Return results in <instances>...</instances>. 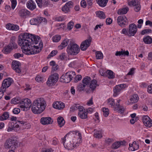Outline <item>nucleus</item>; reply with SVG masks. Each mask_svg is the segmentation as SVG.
Segmentation results:
<instances>
[{
    "mask_svg": "<svg viewBox=\"0 0 152 152\" xmlns=\"http://www.w3.org/2000/svg\"><path fill=\"white\" fill-rule=\"evenodd\" d=\"M40 39L39 36L25 33L19 37L18 42L19 45L22 46V50L27 52V54H34L39 53L42 48V43L39 44V47L33 45L34 43L37 44Z\"/></svg>",
    "mask_w": 152,
    "mask_h": 152,
    "instance_id": "obj_1",
    "label": "nucleus"
},
{
    "mask_svg": "<svg viewBox=\"0 0 152 152\" xmlns=\"http://www.w3.org/2000/svg\"><path fill=\"white\" fill-rule=\"evenodd\" d=\"M65 148L71 150L79 146L82 142L81 134L78 131L71 132L61 139Z\"/></svg>",
    "mask_w": 152,
    "mask_h": 152,
    "instance_id": "obj_2",
    "label": "nucleus"
},
{
    "mask_svg": "<svg viewBox=\"0 0 152 152\" xmlns=\"http://www.w3.org/2000/svg\"><path fill=\"white\" fill-rule=\"evenodd\" d=\"M46 106L45 101L43 99H37L33 102L31 110L35 114H40L45 109Z\"/></svg>",
    "mask_w": 152,
    "mask_h": 152,
    "instance_id": "obj_3",
    "label": "nucleus"
},
{
    "mask_svg": "<svg viewBox=\"0 0 152 152\" xmlns=\"http://www.w3.org/2000/svg\"><path fill=\"white\" fill-rule=\"evenodd\" d=\"M67 53L71 55H76L80 52L79 46L76 44L70 42L67 48Z\"/></svg>",
    "mask_w": 152,
    "mask_h": 152,
    "instance_id": "obj_4",
    "label": "nucleus"
},
{
    "mask_svg": "<svg viewBox=\"0 0 152 152\" xmlns=\"http://www.w3.org/2000/svg\"><path fill=\"white\" fill-rule=\"evenodd\" d=\"M6 148L15 150L18 146V141L15 138H11L6 140L5 144Z\"/></svg>",
    "mask_w": 152,
    "mask_h": 152,
    "instance_id": "obj_5",
    "label": "nucleus"
},
{
    "mask_svg": "<svg viewBox=\"0 0 152 152\" xmlns=\"http://www.w3.org/2000/svg\"><path fill=\"white\" fill-rule=\"evenodd\" d=\"M75 75V72H74L69 71L63 74L61 77L60 79H62L63 82L65 83H68L72 80ZM61 81H63V80Z\"/></svg>",
    "mask_w": 152,
    "mask_h": 152,
    "instance_id": "obj_6",
    "label": "nucleus"
},
{
    "mask_svg": "<svg viewBox=\"0 0 152 152\" xmlns=\"http://www.w3.org/2000/svg\"><path fill=\"white\" fill-rule=\"evenodd\" d=\"M59 78L58 75L54 73L51 75L48 78L46 83L49 86L54 85L58 81Z\"/></svg>",
    "mask_w": 152,
    "mask_h": 152,
    "instance_id": "obj_7",
    "label": "nucleus"
},
{
    "mask_svg": "<svg viewBox=\"0 0 152 152\" xmlns=\"http://www.w3.org/2000/svg\"><path fill=\"white\" fill-rule=\"evenodd\" d=\"M117 20L118 24L121 27H125L129 24L128 20L125 15L119 16Z\"/></svg>",
    "mask_w": 152,
    "mask_h": 152,
    "instance_id": "obj_8",
    "label": "nucleus"
},
{
    "mask_svg": "<svg viewBox=\"0 0 152 152\" xmlns=\"http://www.w3.org/2000/svg\"><path fill=\"white\" fill-rule=\"evenodd\" d=\"M13 82V79L10 77H8L4 79L3 81L2 86L0 88L1 90H2L5 91L6 88L9 87Z\"/></svg>",
    "mask_w": 152,
    "mask_h": 152,
    "instance_id": "obj_9",
    "label": "nucleus"
},
{
    "mask_svg": "<svg viewBox=\"0 0 152 152\" xmlns=\"http://www.w3.org/2000/svg\"><path fill=\"white\" fill-rule=\"evenodd\" d=\"M30 22L31 25H38L41 23H46L47 20L45 18L41 17H38L31 19Z\"/></svg>",
    "mask_w": 152,
    "mask_h": 152,
    "instance_id": "obj_10",
    "label": "nucleus"
},
{
    "mask_svg": "<svg viewBox=\"0 0 152 152\" xmlns=\"http://www.w3.org/2000/svg\"><path fill=\"white\" fill-rule=\"evenodd\" d=\"M91 40L92 38L90 36L88 39L82 42L80 45L81 50L82 51L86 50L90 46Z\"/></svg>",
    "mask_w": 152,
    "mask_h": 152,
    "instance_id": "obj_11",
    "label": "nucleus"
},
{
    "mask_svg": "<svg viewBox=\"0 0 152 152\" xmlns=\"http://www.w3.org/2000/svg\"><path fill=\"white\" fill-rule=\"evenodd\" d=\"M137 31V26L134 23L130 24L129 27L128 31L130 37L134 36Z\"/></svg>",
    "mask_w": 152,
    "mask_h": 152,
    "instance_id": "obj_12",
    "label": "nucleus"
},
{
    "mask_svg": "<svg viewBox=\"0 0 152 152\" xmlns=\"http://www.w3.org/2000/svg\"><path fill=\"white\" fill-rule=\"evenodd\" d=\"M31 102L30 99L28 98L23 99L21 101L20 107L22 108L28 109L31 107Z\"/></svg>",
    "mask_w": 152,
    "mask_h": 152,
    "instance_id": "obj_13",
    "label": "nucleus"
},
{
    "mask_svg": "<svg viewBox=\"0 0 152 152\" xmlns=\"http://www.w3.org/2000/svg\"><path fill=\"white\" fill-rule=\"evenodd\" d=\"M20 62L17 61H14L12 63L13 69L18 73H20L21 72V70L20 67Z\"/></svg>",
    "mask_w": 152,
    "mask_h": 152,
    "instance_id": "obj_14",
    "label": "nucleus"
},
{
    "mask_svg": "<svg viewBox=\"0 0 152 152\" xmlns=\"http://www.w3.org/2000/svg\"><path fill=\"white\" fill-rule=\"evenodd\" d=\"M130 4L134 6V9L136 12H139L140 9V3L138 0H133L131 1Z\"/></svg>",
    "mask_w": 152,
    "mask_h": 152,
    "instance_id": "obj_15",
    "label": "nucleus"
},
{
    "mask_svg": "<svg viewBox=\"0 0 152 152\" xmlns=\"http://www.w3.org/2000/svg\"><path fill=\"white\" fill-rule=\"evenodd\" d=\"M40 122L42 124L48 125L52 124L53 121L50 117H42L40 119Z\"/></svg>",
    "mask_w": 152,
    "mask_h": 152,
    "instance_id": "obj_16",
    "label": "nucleus"
},
{
    "mask_svg": "<svg viewBox=\"0 0 152 152\" xmlns=\"http://www.w3.org/2000/svg\"><path fill=\"white\" fill-rule=\"evenodd\" d=\"M30 12L27 10L22 9L20 10L18 12L19 16L22 18H25L27 16L29 15Z\"/></svg>",
    "mask_w": 152,
    "mask_h": 152,
    "instance_id": "obj_17",
    "label": "nucleus"
},
{
    "mask_svg": "<svg viewBox=\"0 0 152 152\" xmlns=\"http://www.w3.org/2000/svg\"><path fill=\"white\" fill-rule=\"evenodd\" d=\"M53 107L56 109L61 110L63 109L65 105L63 102H57L53 104Z\"/></svg>",
    "mask_w": 152,
    "mask_h": 152,
    "instance_id": "obj_18",
    "label": "nucleus"
},
{
    "mask_svg": "<svg viewBox=\"0 0 152 152\" xmlns=\"http://www.w3.org/2000/svg\"><path fill=\"white\" fill-rule=\"evenodd\" d=\"M27 7L29 9L33 10L36 7V5L35 3L32 0L28 1L27 4Z\"/></svg>",
    "mask_w": 152,
    "mask_h": 152,
    "instance_id": "obj_19",
    "label": "nucleus"
},
{
    "mask_svg": "<svg viewBox=\"0 0 152 152\" xmlns=\"http://www.w3.org/2000/svg\"><path fill=\"white\" fill-rule=\"evenodd\" d=\"M16 40V37L14 36H12V37L10 39V43L9 44V45L10 46H12L13 47L14 45H15V48H12V49H16L17 48H18V45L17 44H16V43L15 42ZM15 46H14V47Z\"/></svg>",
    "mask_w": 152,
    "mask_h": 152,
    "instance_id": "obj_20",
    "label": "nucleus"
},
{
    "mask_svg": "<svg viewBox=\"0 0 152 152\" xmlns=\"http://www.w3.org/2000/svg\"><path fill=\"white\" fill-rule=\"evenodd\" d=\"M89 84L90 88L93 91L96 88L97 86V81L95 80H93L91 81Z\"/></svg>",
    "mask_w": 152,
    "mask_h": 152,
    "instance_id": "obj_21",
    "label": "nucleus"
},
{
    "mask_svg": "<svg viewBox=\"0 0 152 152\" xmlns=\"http://www.w3.org/2000/svg\"><path fill=\"white\" fill-rule=\"evenodd\" d=\"M14 45L13 47L12 46H10V45H9L5 46L3 50L4 53L6 54L8 53H10L13 49L12 48H15V45L14 47Z\"/></svg>",
    "mask_w": 152,
    "mask_h": 152,
    "instance_id": "obj_22",
    "label": "nucleus"
},
{
    "mask_svg": "<svg viewBox=\"0 0 152 152\" xmlns=\"http://www.w3.org/2000/svg\"><path fill=\"white\" fill-rule=\"evenodd\" d=\"M97 3L101 7H104L106 6L108 0H96Z\"/></svg>",
    "mask_w": 152,
    "mask_h": 152,
    "instance_id": "obj_23",
    "label": "nucleus"
},
{
    "mask_svg": "<svg viewBox=\"0 0 152 152\" xmlns=\"http://www.w3.org/2000/svg\"><path fill=\"white\" fill-rule=\"evenodd\" d=\"M57 123L60 127L63 126L64 124L65 121L63 117L59 116L57 119Z\"/></svg>",
    "mask_w": 152,
    "mask_h": 152,
    "instance_id": "obj_24",
    "label": "nucleus"
},
{
    "mask_svg": "<svg viewBox=\"0 0 152 152\" xmlns=\"http://www.w3.org/2000/svg\"><path fill=\"white\" fill-rule=\"evenodd\" d=\"M139 97L137 94H134L131 96L130 99L131 103H134L137 102L138 100Z\"/></svg>",
    "mask_w": 152,
    "mask_h": 152,
    "instance_id": "obj_25",
    "label": "nucleus"
},
{
    "mask_svg": "<svg viewBox=\"0 0 152 152\" xmlns=\"http://www.w3.org/2000/svg\"><path fill=\"white\" fill-rule=\"evenodd\" d=\"M95 13L97 17L100 19H105L106 18L105 15L103 11H96Z\"/></svg>",
    "mask_w": 152,
    "mask_h": 152,
    "instance_id": "obj_26",
    "label": "nucleus"
},
{
    "mask_svg": "<svg viewBox=\"0 0 152 152\" xmlns=\"http://www.w3.org/2000/svg\"><path fill=\"white\" fill-rule=\"evenodd\" d=\"M122 145H123V142L121 141L115 142L112 145V148L115 149H117Z\"/></svg>",
    "mask_w": 152,
    "mask_h": 152,
    "instance_id": "obj_27",
    "label": "nucleus"
},
{
    "mask_svg": "<svg viewBox=\"0 0 152 152\" xmlns=\"http://www.w3.org/2000/svg\"><path fill=\"white\" fill-rule=\"evenodd\" d=\"M143 42L146 44H150L152 43V39L149 36H147L143 38Z\"/></svg>",
    "mask_w": 152,
    "mask_h": 152,
    "instance_id": "obj_28",
    "label": "nucleus"
},
{
    "mask_svg": "<svg viewBox=\"0 0 152 152\" xmlns=\"http://www.w3.org/2000/svg\"><path fill=\"white\" fill-rule=\"evenodd\" d=\"M91 81L90 77L88 76H86L82 80V83L86 86L88 85Z\"/></svg>",
    "mask_w": 152,
    "mask_h": 152,
    "instance_id": "obj_29",
    "label": "nucleus"
},
{
    "mask_svg": "<svg viewBox=\"0 0 152 152\" xmlns=\"http://www.w3.org/2000/svg\"><path fill=\"white\" fill-rule=\"evenodd\" d=\"M94 131H95L94 134V136L97 138H101L102 137V136L101 130H97L94 129Z\"/></svg>",
    "mask_w": 152,
    "mask_h": 152,
    "instance_id": "obj_30",
    "label": "nucleus"
},
{
    "mask_svg": "<svg viewBox=\"0 0 152 152\" xmlns=\"http://www.w3.org/2000/svg\"><path fill=\"white\" fill-rule=\"evenodd\" d=\"M129 9L128 7L123 8L121 9H119L117 13L118 15H123L126 14L129 11Z\"/></svg>",
    "mask_w": 152,
    "mask_h": 152,
    "instance_id": "obj_31",
    "label": "nucleus"
},
{
    "mask_svg": "<svg viewBox=\"0 0 152 152\" xmlns=\"http://www.w3.org/2000/svg\"><path fill=\"white\" fill-rule=\"evenodd\" d=\"M69 42V40L68 39H65L64 40L61 45L58 46V48L60 49H62L63 48L67 46Z\"/></svg>",
    "mask_w": 152,
    "mask_h": 152,
    "instance_id": "obj_32",
    "label": "nucleus"
},
{
    "mask_svg": "<svg viewBox=\"0 0 152 152\" xmlns=\"http://www.w3.org/2000/svg\"><path fill=\"white\" fill-rule=\"evenodd\" d=\"M88 113L86 111H84L83 112H79L78 115L79 116L81 119H84L86 118L87 117Z\"/></svg>",
    "mask_w": 152,
    "mask_h": 152,
    "instance_id": "obj_33",
    "label": "nucleus"
},
{
    "mask_svg": "<svg viewBox=\"0 0 152 152\" xmlns=\"http://www.w3.org/2000/svg\"><path fill=\"white\" fill-rule=\"evenodd\" d=\"M120 88L119 87L118 85L116 86L114 88L113 91L114 94L113 96H116L121 91Z\"/></svg>",
    "mask_w": 152,
    "mask_h": 152,
    "instance_id": "obj_34",
    "label": "nucleus"
},
{
    "mask_svg": "<svg viewBox=\"0 0 152 152\" xmlns=\"http://www.w3.org/2000/svg\"><path fill=\"white\" fill-rule=\"evenodd\" d=\"M86 86L84 84L79 83L77 86V90L79 92L84 91L85 88Z\"/></svg>",
    "mask_w": 152,
    "mask_h": 152,
    "instance_id": "obj_35",
    "label": "nucleus"
},
{
    "mask_svg": "<svg viewBox=\"0 0 152 152\" xmlns=\"http://www.w3.org/2000/svg\"><path fill=\"white\" fill-rule=\"evenodd\" d=\"M9 117V115L8 113L5 112L0 117V120L3 121L6 120Z\"/></svg>",
    "mask_w": 152,
    "mask_h": 152,
    "instance_id": "obj_36",
    "label": "nucleus"
},
{
    "mask_svg": "<svg viewBox=\"0 0 152 152\" xmlns=\"http://www.w3.org/2000/svg\"><path fill=\"white\" fill-rule=\"evenodd\" d=\"M96 58L97 59H102L103 56L102 53L100 51H97L96 53Z\"/></svg>",
    "mask_w": 152,
    "mask_h": 152,
    "instance_id": "obj_37",
    "label": "nucleus"
},
{
    "mask_svg": "<svg viewBox=\"0 0 152 152\" xmlns=\"http://www.w3.org/2000/svg\"><path fill=\"white\" fill-rule=\"evenodd\" d=\"M61 37L59 35L54 36L52 38L53 41L54 42H58L61 39Z\"/></svg>",
    "mask_w": 152,
    "mask_h": 152,
    "instance_id": "obj_38",
    "label": "nucleus"
},
{
    "mask_svg": "<svg viewBox=\"0 0 152 152\" xmlns=\"http://www.w3.org/2000/svg\"><path fill=\"white\" fill-rule=\"evenodd\" d=\"M62 11L65 13H67L70 12V9L65 5L62 8Z\"/></svg>",
    "mask_w": 152,
    "mask_h": 152,
    "instance_id": "obj_39",
    "label": "nucleus"
},
{
    "mask_svg": "<svg viewBox=\"0 0 152 152\" xmlns=\"http://www.w3.org/2000/svg\"><path fill=\"white\" fill-rule=\"evenodd\" d=\"M108 77L110 79H113L114 78L115 75L113 72L110 70H108Z\"/></svg>",
    "mask_w": 152,
    "mask_h": 152,
    "instance_id": "obj_40",
    "label": "nucleus"
},
{
    "mask_svg": "<svg viewBox=\"0 0 152 152\" xmlns=\"http://www.w3.org/2000/svg\"><path fill=\"white\" fill-rule=\"evenodd\" d=\"M21 100H19L18 99H17L16 98H14L12 99L11 101V103L12 104H17L19 103H20H20Z\"/></svg>",
    "mask_w": 152,
    "mask_h": 152,
    "instance_id": "obj_41",
    "label": "nucleus"
},
{
    "mask_svg": "<svg viewBox=\"0 0 152 152\" xmlns=\"http://www.w3.org/2000/svg\"><path fill=\"white\" fill-rule=\"evenodd\" d=\"M102 110L103 112L104 115L105 117H107L109 114L108 109L106 108H103L102 109Z\"/></svg>",
    "mask_w": 152,
    "mask_h": 152,
    "instance_id": "obj_42",
    "label": "nucleus"
},
{
    "mask_svg": "<svg viewBox=\"0 0 152 152\" xmlns=\"http://www.w3.org/2000/svg\"><path fill=\"white\" fill-rule=\"evenodd\" d=\"M58 51L57 50H53L50 53V54L48 55L47 57V58L49 59L51 57L53 56L56 55Z\"/></svg>",
    "mask_w": 152,
    "mask_h": 152,
    "instance_id": "obj_43",
    "label": "nucleus"
},
{
    "mask_svg": "<svg viewBox=\"0 0 152 152\" xmlns=\"http://www.w3.org/2000/svg\"><path fill=\"white\" fill-rule=\"evenodd\" d=\"M74 23L72 21H70L67 25V28L69 30H71L73 27Z\"/></svg>",
    "mask_w": 152,
    "mask_h": 152,
    "instance_id": "obj_44",
    "label": "nucleus"
},
{
    "mask_svg": "<svg viewBox=\"0 0 152 152\" xmlns=\"http://www.w3.org/2000/svg\"><path fill=\"white\" fill-rule=\"evenodd\" d=\"M108 103L111 106H114L115 105L114 100L112 98H110L107 100Z\"/></svg>",
    "mask_w": 152,
    "mask_h": 152,
    "instance_id": "obj_45",
    "label": "nucleus"
},
{
    "mask_svg": "<svg viewBox=\"0 0 152 152\" xmlns=\"http://www.w3.org/2000/svg\"><path fill=\"white\" fill-rule=\"evenodd\" d=\"M128 30L127 29L124 28L122 30V33L124 34L125 35L127 36L130 37L129 34V33Z\"/></svg>",
    "mask_w": 152,
    "mask_h": 152,
    "instance_id": "obj_46",
    "label": "nucleus"
},
{
    "mask_svg": "<svg viewBox=\"0 0 152 152\" xmlns=\"http://www.w3.org/2000/svg\"><path fill=\"white\" fill-rule=\"evenodd\" d=\"M131 145H132L133 146V150H136L138 149L139 146L138 144H137V142L135 141H134L133 142V143L131 144Z\"/></svg>",
    "mask_w": 152,
    "mask_h": 152,
    "instance_id": "obj_47",
    "label": "nucleus"
},
{
    "mask_svg": "<svg viewBox=\"0 0 152 152\" xmlns=\"http://www.w3.org/2000/svg\"><path fill=\"white\" fill-rule=\"evenodd\" d=\"M142 119L143 122L145 124V123L147 122L150 120V118L148 116H143Z\"/></svg>",
    "mask_w": 152,
    "mask_h": 152,
    "instance_id": "obj_48",
    "label": "nucleus"
},
{
    "mask_svg": "<svg viewBox=\"0 0 152 152\" xmlns=\"http://www.w3.org/2000/svg\"><path fill=\"white\" fill-rule=\"evenodd\" d=\"M152 32V30L151 29H145L143 30L141 32V34L144 35L145 34L148 33H151Z\"/></svg>",
    "mask_w": 152,
    "mask_h": 152,
    "instance_id": "obj_49",
    "label": "nucleus"
},
{
    "mask_svg": "<svg viewBox=\"0 0 152 152\" xmlns=\"http://www.w3.org/2000/svg\"><path fill=\"white\" fill-rule=\"evenodd\" d=\"M58 139L56 137H54L52 141V144L54 145H56L58 144Z\"/></svg>",
    "mask_w": 152,
    "mask_h": 152,
    "instance_id": "obj_50",
    "label": "nucleus"
},
{
    "mask_svg": "<svg viewBox=\"0 0 152 152\" xmlns=\"http://www.w3.org/2000/svg\"><path fill=\"white\" fill-rule=\"evenodd\" d=\"M65 5L70 9L73 7V3L72 1H69L66 3Z\"/></svg>",
    "mask_w": 152,
    "mask_h": 152,
    "instance_id": "obj_51",
    "label": "nucleus"
},
{
    "mask_svg": "<svg viewBox=\"0 0 152 152\" xmlns=\"http://www.w3.org/2000/svg\"><path fill=\"white\" fill-rule=\"evenodd\" d=\"M12 3L11 7L13 9H14L16 5V0H10Z\"/></svg>",
    "mask_w": 152,
    "mask_h": 152,
    "instance_id": "obj_52",
    "label": "nucleus"
},
{
    "mask_svg": "<svg viewBox=\"0 0 152 152\" xmlns=\"http://www.w3.org/2000/svg\"><path fill=\"white\" fill-rule=\"evenodd\" d=\"M20 110L19 108H15L12 110V113L15 114H17L20 113Z\"/></svg>",
    "mask_w": 152,
    "mask_h": 152,
    "instance_id": "obj_53",
    "label": "nucleus"
},
{
    "mask_svg": "<svg viewBox=\"0 0 152 152\" xmlns=\"http://www.w3.org/2000/svg\"><path fill=\"white\" fill-rule=\"evenodd\" d=\"M145 126L150 127L152 126V121L151 120L150 118V120H149L147 122L145 123Z\"/></svg>",
    "mask_w": 152,
    "mask_h": 152,
    "instance_id": "obj_54",
    "label": "nucleus"
},
{
    "mask_svg": "<svg viewBox=\"0 0 152 152\" xmlns=\"http://www.w3.org/2000/svg\"><path fill=\"white\" fill-rule=\"evenodd\" d=\"M65 53H63L59 56L58 59L61 60H63L65 59Z\"/></svg>",
    "mask_w": 152,
    "mask_h": 152,
    "instance_id": "obj_55",
    "label": "nucleus"
},
{
    "mask_svg": "<svg viewBox=\"0 0 152 152\" xmlns=\"http://www.w3.org/2000/svg\"><path fill=\"white\" fill-rule=\"evenodd\" d=\"M19 27L18 26L13 24L12 25V30L17 31L19 30Z\"/></svg>",
    "mask_w": 152,
    "mask_h": 152,
    "instance_id": "obj_56",
    "label": "nucleus"
},
{
    "mask_svg": "<svg viewBox=\"0 0 152 152\" xmlns=\"http://www.w3.org/2000/svg\"><path fill=\"white\" fill-rule=\"evenodd\" d=\"M70 111H74L75 110H77V104H75L72 106L70 108Z\"/></svg>",
    "mask_w": 152,
    "mask_h": 152,
    "instance_id": "obj_57",
    "label": "nucleus"
},
{
    "mask_svg": "<svg viewBox=\"0 0 152 152\" xmlns=\"http://www.w3.org/2000/svg\"><path fill=\"white\" fill-rule=\"evenodd\" d=\"M121 106L119 104L116 103L115 105V106L114 107V110H116L118 112L119 110H120Z\"/></svg>",
    "mask_w": 152,
    "mask_h": 152,
    "instance_id": "obj_58",
    "label": "nucleus"
},
{
    "mask_svg": "<svg viewBox=\"0 0 152 152\" xmlns=\"http://www.w3.org/2000/svg\"><path fill=\"white\" fill-rule=\"evenodd\" d=\"M82 79V76L80 75H78L75 78V82H77L78 81Z\"/></svg>",
    "mask_w": 152,
    "mask_h": 152,
    "instance_id": "obj_59",
    "label": "nucleus"
},
{
    "mask_svg": "<svg viewBox=\"0 0 152 152\" xmlns=\"http://www.w3.org/2000/svg\"><path fill=\"white\" fill-rule=\"evenodd\" d=\"M35 79L38 82H41L43 80L42 78L39 75L37 76Z\"/></svg>",
    "mask_w": 152,
    "mask_h": 152,
    "instance_id": "obj_60",
    "label": "nucleus"
},
{
    "mask_svg": "<svg viewBox=\"0 0 152 152\" xmlns=\"http://www.w3.org/2000/svg\"><path fill=\"white\" fill-rule=\"evenodd\" d=\"M113 142V140L110 138H108L105 140V143L108 145L110 144Z\"/></svg>",
    "mask_w": 152,
    "mask_h": 152,
    "instance_id": "obj_61",
    "label": "nucleus"
},
{
    "mask_svg": "<svg viewBox=\"0 0 152 152\" xmlns=\"http://www.w3.org/2000/svg\"><path fill=\"white\" fill-rule=\"evenodd\" d=\"M36 1L38 7L41 8L42 6V0H36Z\"/></svg>",
    "mask_w": 152,
    "mask_h": 152,
    "instance_id": "obj_62",
    "label": "nucleus"
},
{
    "mask_svg": "<svg viewBox=\"0 0 152 152\" xmlns=\"http://www.w3.org/2000/svg\"><path fill=\"white\" fill-rule=\"evenodd\" d=\"M56 20L58 21H61L64 20V18L63 16H59L56 18Z\"/></svg>",
    "mask_w": 152,
    "mask_h": 152,
    "instance_id": "obj_63",
    "label": "nucleus"
},
{
    "mask_svg": "<svg viewBox=\"0 0 152 152\" xmlns=\"http://www.w3.org/2000/svg\"><path fill=\"white\" fill-rule=\"evenodd\" d=\"M138 120V118L136 117L134 118L131 119L130 120V123L132 124H134Z\"/></svg>",
    "mask_w": 152,
    "mask_h": 152,
    "instance_id": "obj_64",
    "label": "nucleus"
}]
</instances>
